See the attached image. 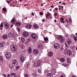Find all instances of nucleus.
I'll use <instances>...</instances> for the list:
<instances>
[{
    "label": "nucleus",
    "instance_id": "1",
    "mask_svg": "<svg viewBox=\"0 0 77 77\" xmlns=\"http://www.w3.org/2000/svg\"><path fill=\"white\" fill-rule=\"evenodd\" d=\"M57 38L61 42H63L65 41V38L62 35H58L57 36Z\"/></svg>",
    "mask_w": 77,
    "mask_h": 77
},
{
    "label": "nucleus",
    "instance_id": "18",
    "mask_svg": "<svg viewBox=\"0 0 77 77\" xmlns=\"http://www.w3.org/2000/svg\"><path fill=\"white\" fill-rule=\"evenodd\" d=\"M33 26L35 29H37L39 27V25L37 24H35L33 25Z\"/></svg>",
    "mask_w": 77,
    "mask_h": 77
},
{
    "label": "nucleus",
    "instance_id": "63",
    "mask_svg": "<svg viewBox=\"0 0 77 77\" xmlns=\"http://www.w3.org/2000/svg\"><path fill=\"white\" fill-rule=\"evenodd\" d=\"M63 5H65V3H63Z\"/></svg>",
    "mask_w": 77,
    "mask_h": 77
},
{
    "label": "nucleus",
    "instance_id": "41",
    "mask_svg": "<svg viewBox=\"0 0 77 77\" xmlns=\"http://www.w3.org/2000/svg\"><path fill=\"white\" fill-rule=\"evenodd\" d=\"M9 68L10 69H12V68H13V67H12V65H10Z\"/></svg>",
    "mask_w": 77,
    "mask_h": 77
},
{
    "label": "nucleus",
    "instance_id": "4",
    "mask_svg": "<svg viewBox=\"0 0 77 77\" xmlns=\"http://www.w3.org/2000/svg\"><path fill=\"white\" fill-rule=\"evenodd\" d=\"M65 54H66L67 55L69 56H71V54H72V53L71 51V50H68V49H66L64 51Z\"/></svg>",
    "mask_w": 77,
    "mask_h": 77
},
{
    "label": "nucleus",
    "instance_id": "20",
    "mask_svg": "<svg viewBox=\"0 0 77 77\" xmlns=\"http://www.w3.org/2000/svg\"><path fill=\"white\" fill-rule=\"evenodd\" d=\"M3 56H1L0 57V61L1 62L3 63Z\"/></svg>",
    "mask_w": 77,
    "mask_h": 77
},
{
    "label": "nucleus",
    "instance_id": "53",
    "mask_svg": "<svg viewBox=\"0 0 77 77\" xmlns=\"http://www.w3.org/2000/svg\"><path fill=\"white\" fill-rule=\"evenodd\" d=\"M63 66H66V65L65 64H63Z\"/></svg>",
    "mask_w": 77,
    "mask_h": 77
},
{
    "label": "nucleus",
    "instance_id": "14",
    "mask_svg": "<svg viewBox=\"0 0 77 77\" xmlns=\"http://www.w3.org/2000/svg\"><path fill=\"white\" fill-rule=\"evenodd\" d=\"M31 36L32 38H33V39H34L36 38V35L34 33L32 34Z\"/></svg>",
    "mask_w": 77,
    "mask_h": 77
},
{
    "label": "nucleus",
    "instance_id": "15",
    "mask_svg": "<svg viewBox=\"0 0 77 77\" xmlns=\"http://www.w3.org/2000/svg\"><path fill=\"white\" fill-rule=\"evenodd\" d=\"M33 53L35 54H37L39 53V51L38 49H35L33 50Z\"/></svg>",
    "mask_w": 77,
    "mask_h": 77
},
{
    "label": "nucleus",
    "instance_id": "6",
    "mask_svg": "<svg viewBox=\"0 0 77 77\" xmlns=\"http://www.w3.org/2000/svg\"><path fill=\"white\" fill-rule=\"evenodd\" d=\"M29 35V33L27 32H24L22 34L24 38L27 37Z\"/></svg>",
    "mask_w": 77,
    "mask_h": 77
},
{
    "label": "nucleus",
    "instance_id": "37",
    "mask_svg": "<svg viewBox=\"0 0 77 77\" xmlns=\"http://www.w3.org/2000/svg\"><path fill=\"white\" fill-rule=\"evenodd\" d=\"M24 77H29V75L27 74H25L24 75Z\"/></svg>",
    "mask_w": 77,
    "mask_h": 77
},
{
    "label": "nucleus",
    "instance_id": "39",
    "mask_svg": "<svg viewBox=\"0 0 77 77\" xmlns=\"http://www.w3.org/2000/svg\"><path fill=\"white\" fill-rule=\"evenodd\" d=\"M66 37H67V38H68V37H69V35L68 34H66L65 35Z\"/></svg>",
    "mask_w": 77,
    "mask_h": 77
},
{
    "label": "nucleus",
    "instance_id": "49",
    "mask_svg": "<svg viewBox=\"0 0 77 77\" xmlns=\"http://www.w3.org/2000/svg\"><path fill=\"white\" fill-rule=\"evenodd\" d=\"M54 15L56 17V16H57V13H55L54 14Z\"/></svg>",
    "mask_w": 77,
    "mask_h": 77
},
{
    "label": "nucleus",
    "instance_id": "43",
    "mask_svg": "<svg viewBox=\"0 0 77 77\" xmlns=\"http://www.w3.org/2000/svg\"><path fill=\"white\" fill-rule=\"evenodd\" d=\"M17 30L18 32H20V29L19 28H17Z\"/></svg>",
    "mask_w": 77,
    "mask_h": 77
},
{
    "label": "nucleus",
    "instance_id": "11",
    "mask_svg": "<svg viewBox=\"0 0 77 77\" xmlns=\"http://www.w3.org/2000/svg\"><path fill=\"white\" fill-rule=\"evenodd\" d=\"M25 27L27 29H30L32 28V25L30 24H28L26 25Z\"/></svg>",
    "mask_w": 77,
    "mask_h": 77
},
{
    "label": "nucleus",
    "instance_id": "13",
    "mask_svg": "<svg viewBox=\"0 0 77 77\" xmlns=\"http://www.w3.org/2000/svg\"><path fill=\"white\" fill-rule=\"evenodd\" d=\"M10 75L11 77H17V75L16 74L14 73H11Z\"/></svg>",
    "mask_w": 77,
    "mask_h": 77
},
{
    "label": "nucleus",
    "instance_id": "28",
    "mask_svg": "<svg viewBox=\"0 0 77 77\" xmlns=\"http://www.w3.org/2000/svg\"><path fill=\"white\" fill-rule=\"evenodd\" d=\"M9 25V23H8L6 22H5L4 23V26H6L7 25Z\"/></svg>",
    "mask_w": 77,
    "mask_h": 77
},
{
    "label": "nucleus",
    "instance_id": "19",
    "mask_svg": "<svg viewBox=\"0 0 77 77\" xmlns=\"http://www.w3.org/2000/svg\"><path fill=\"white\" fill-rule=\"evenodd\" d=\"M53 56V53H52V52H50L49 53L48 56L49 57H51Z\"/></svg>",
    "mask_w": 77,
    "mask_h": 77
},
{
    "label": "nucleus",
    "instance_id": "23",
    "mask_svg": "<svg viewBox=\"0 0 77 77\" xmlns=\"http://www.w3.org/2000/svg\"><path fill=\"white\" fill-rule=\"evenodd\" d=\"M32 75L34 77H36V76H37V74H36V72L35 73V72H34V73H33L32 74Z\"/></svg>",
    "mask_w": 77,
    "mask_h": 77
},
{
    "label": "nucleus",
    "instance_id": "64",
    "mask_svg": "<svg viewBox=\"0 0 77 77\" xmlns=\"http://www.w3.org/2000/svg\"><path fill=\"white\" fill-rule=\"evenodd\" d=\"M66 22H67V23H68V20H66Z\"/></svg>",
    "mask_w": 77,
    "mask_h": 77
},
{
    "label": "nucleus",
    "instance_id": "5",
    "mask_svg": "<svg viewBox=\"0 0 77 77\" xmlns=\"http://www.w3.org/2000/svg\"><path fill=\"white\" fill-rule=\"evenodd\" d=\"M10 47L11 50L12 51H17V48L15 47V46H14V45H11Z\"/></svg>",
    "mask_w": 77,
    "mask_h": 77
},
{
    "label": "nucleus",
    "instance_id": "7",
    "mask_svg": "<svg viewBox=\"0 0 77 77\" xmlns=\"http://www.w3.org/2000/svg\"><path fill=\"white\" fill-rule=\"evenodd\" d=\"M11 53L9 52H8L5 54V57L7 59H9L11 58Z\"/></svg>",
    "mask_w": 77,
    "mask_h": 77
},
{
    "label": "nucleus",
    "instance_id": "52",
    "mask_svg": "<svg viewBox=\"0 0 77 77\" xmlns=\"http://www.w3.org/2000/svg\"><path fill=\"white\" fill-rule=\"evenodd\" d=\"M55 10L56 11H57L58 10V8H55Z\"/></svg>",
    "mask_w": 77,
    "mask_h": 77
},
{
    "label": "nucleus",
    "instance_id": "32",
    "mask_svg": "<svg viewBox=\"0 0 77 77\" xmlns=\"http://www.w3.org/2000/svg\"><path fill=\"white\" fill-rule=\"evenodd\" d=\"M74 40L75 41H77V37H76V36H74Z\"/></svg>",
    "mask_w": 77,
    "mask_h": 77
},
{
    "label": "nucleus",
    "instance_id": "36",
    "mask_svg": "<svg viewBox=\"0 0 77 77\" xmlns=\"http://www.w3.org/2000/svg\"><path fill=\"white\" fill-rule=\"evenodd\" d=\"M58 7H59V11H60V8H63V7L62 6H58Z\"/></svg>",
    "mask_w": 77,
    "mask_h": 77
},
{
    "label": "nucleus",
    "instance_id": "44",
    "mask_svg": "<svg viewBox=\"0 0 77 77\" xmlns=\"http://www.w3.org/2000/svg\"><path fill=\"white\" fill-rule=\"evenodd\" d=\"M22 48H23V49H24V48H25V47L24 45H22Z\"/></svg>",
    "mask_w": 77,
    "mask_h": 77
},
{
    "label": "nucleus",
    "instance_id": "26",
    "mask_svg": "<svg viewBox=\"0 0 77 77\" xmlns=\"http://www.w3.org/2000/svg\"><path fill=\"white\" fill-rule=\"evenodd\" d=\"M4 45H5V43H0V47H3Z\"/></svg>",
    "mask_w": 77,
    "mask_h": 77
},
{
    "label": "nucleus",
    "instance_id": "30",
    "mask_svg": "<svg viewBox=\"0 0 77 77\" xmlns=\"http://www.w3.org/2000/svg\"><path fill=\"white\" fill-rule=\"evenodd\" d=\"M44 40L45 41H47L48 40V38L47 37L45 38H44Z\"/></svg>",
    "mask_w": 77,
    "mask_h": 77
},
{
    "label": "nucleus",
    "instance_id": "12",
    "mask_svg": "<svg viewBox=\"0 0 77 77\" xmlns=\"http://www.w3.org/2000/svg\"><path fill=\"white\" fill-rule=\"evenodd\" d=\"M11 22L12 24H16L17 22L15 19H13L11 21Z\"/></svg>",
    "mask_w": 77,
    "mask_h": 77
},
{
    "label": "nucleus",
    "instance_id": "62",
    "mask_svg": "<svg viewBox=\"0 0 77 77\" xmlns=\"http://www.w3.org/2000/svg\"><path fill=\"white\" fill-rule=\"evenodd\" d=\"M69 21L70 22H71V19H69Z\"/></svg>",
    "mask_w": 77,
    "mask_h": 77
},
{
    "label": "nucleus",
    "instance_id": "48",
    "mask_svg": "<svg viewBox=\"0 0 77 77\" xmlns=\"http://www.w3.org/2000/svg\"><path fill=\"white\" fill-rule=\"evenodd\" d=\"M60 50L61 51H62V50H63V47H62L60 48Z\"/></svg>",
    "mask_w": 77,
    "mask_h": 77
},
{
    "label": "nucleus",
    "instance_id": "57",
    "mask_svg": "<svg viewBox=\"0 0 77 77\" xmlns=\"http://www.w3.org/2000/svg\"><path fill=\"white\" fill-rule=\"evenodd\" d=\"M10 76V75L8 74V75L7 77H9Z\"/></svg>",
    "mask_w": 77,
    "mask_h": 77
},
{
    "label": "nucleus",
    "instance_id": "56",
    "mask_svg": "<svg viewBox=\"0 0 77 77\" xmlns=\"http://www.w3.org/2000/svg\"><path fill=\"white\" fill-rule=\"evenodd\" d=\"M42 14H43L42 13V12H40V14L41 15H42Z\"/></svg>",
    "mask_w": 77,
    "mask_h": 77
},
{
    "label": "nucleus",
    "instance_id": "45",
    "mask_svg": "<svg viewBox=\"0 0 77 77\" xmlns=\"http://www.w3.org/2000/svg\"><path fill=\"white\" fill-rule=\"evenodd\" d=\"M38 72L40 74H41L42 72H41V71L40 70H38Z\"/></svg>",
    "mask_w": 77,
    "mask_h": 77
},
{
    "label": "nucleus",
    "instance_id": "35",
    "mask_svg": "<svg viewBox=\"0 0 77 77\" xmlns=\"http://www.w3.org/2000/svg\"><path fill=\"white\" fill-rule=\"evenodd\" d=\"M3 27V23H1L0 25V28H1V27Z\"/></svg>",
    "mask_w": 77,
    "mask_h": 77
},
{
    "label": "nucleus",
    "instance_id": "9",
    "mask_svg": "<svg viewBox=\"0 0 77 77\" xmlns=\"http://www.w3.org/2000/svg\"><path fill=\"white\" fill-rule=\"evenodd\" d=\"M14 36V34L10 32L8 34V37L9 38H12Z\"/></svg>",
    "mask_w": 77,
    "mask_h": 77
},
{
    "label": "nucleus",
    "instance_id": "58",
    "mask_svg": "<svg viewBox=\"0 0 77 77\" xmlns=\"http://www.w3.org/2000/svg\"><path fill=\"white\" fill-rule=\"evenodd\" d=\"M13 26L14 25H12L11 26V27H13Z\"/></svg>",
    "mask_w": 77,
    "mask_h": 77
},
{
    "label": "nucleus",
    "instance_id": "31",
    "mask_svg": "<svg viewBox=\"0 0 77 77\" xmlns=\"http://www.w3.org/2000/svg\"><path fill=\"white\" fill-rule=\"evenodd\" d=\"M9 25H6V26H5V29H8V28H9Z\"/></svg>",
    "mask_w": 77,
    "mask_h": 77
},
{
    "label": "nucleus",
    "instance_id": "51",
    "mask_svg": "<svg viewBox=\"0 0 77 77\" xmlns=\"http://www.w3.org/2000/svg\"><path fill=\"white\" fill-rule=\"evenodd\" d=\"M52 70V72L53 73H54H54L55 72V71L54 70H54Z\"/></svg>",
    "mask_w": 77,
    "mask_h": 77
},
{
    "label": "nucleus",
    "instance_id": "60",
    "mask_svg": "<svg viewBox=\"0 0 77 77\" xmlns=\"http://www.w3.org/2000/svg\"><path fill=\"white\" fill-rule=\"evenodd\" d=\"M59 4H60L62 3V1H60V2H59Z\"/></svg>",
    "mask_w": 77,
    "mask_h": 77
},
{
    "label": "nucleus",
    "instance_id": "55",
    "mask_svg": "<svg viewBox=\"0 0 77 77\" xmlns=\"http://www.w3.org/2000/svg\"><path fill=\"white\" fill-rule=\"evenodd\" d=\"M41 47V46H38V48H39V49H40V48Z\"/></svg>",
    "mask_w": 77,
    "mask_h": 77
},
{
    "label": "nucleus",
    "instance_id": "50",
    "mask_svg": "<svg viewBox=\"0 0 77 77\" xmlns=\"http://www.w3.org/2000/svg\"><path fill=\"white\" fill-rule=\"evenodd\" d=\"M60 22L61 23H63V24H64V23H65V22L64 21H63V20L61 21Z\"/></svg>",
    "mask_w": 77,
    "mask_h": 77
},
{
    "label": "nucleus",
    "instance_id": "42",
    "mask_svg": "<svg viewBox=\"0 0 77 77\" xmlns=\"http://www.w3.org/2000/svg\"><path fill=\"white\" fill-rule=\"evenodd\" d=\"M60 77H65V76L64 75H61L60 76Z\"/></svg>",
    "mask_w": 77,
    "mask_h": 77
},
{
    "label": "nucleus",
    "instance_id": "38",
    "mask_svg": "<svg viewBox=\"0 0 77 77\" xmlns=\"http://www.w3.org/2000/svg\"><path fill=\"white\" fill-rule=\"evenodd\" d=\"M2 10L3 11H4V12H6V8H3Z\"/></svg>",
    "mask_w": 77,
    "mask_h": 77
},
{
    "label": "nucleus",
    "instance_id": "25",
    "mask_svg": "<svg viewBox=\"0 0 77 77\" xmlns=\"http://www.w3.org/2000/svg\"><path fill=\"white\" fill-rule=\"evenodd\" d=\"M60 60L61 62H65V60L64 58H61L60 59Z\"/></svg>",
    "mask_w": 77,
    "mask_h": 77
},
{
    "label": "nucleus",
    "instance_id": "21",
    "mask_svg": "<svg viewBox=\"0 0 77 77\" xmlns=\"http://www.w3.org/2000/svg\"><path fill=\"white\" fill-rule=\"evenodd\" d=\"M47 75L48 77H53V74L52 73H48Z\"/></svg>",
    "mask_w": 77,
    "mask_h": 77
},
{
    "label": "nucleus",
    "instance_id": "54",
    "mask_svg": "<svg viewBox=\"0 0 77 77\" xmlns=\"http://www.w3.org/2000/svg\"><path fill=\"white\" fill-rule=\"evenodd\" d=\"M31 14L32 15V16H34V15H35V14H34V13H32Z\"/></svg>",
    "mask_w": 77,
    "mask_h": 77
},
{
    "label": "nucleus",
    "instance_id": "10",
    "mask_svg": "<svg viewBox=\"0 0 77 77\" xmlns=\"http://www.w3.org/2000/svg\"><path fill=\"white\" fill-rule=\"evenodd\" d=\"M54 46L55 48H56V49H58V48H59L60 45L58 43H56L54 44Z\"/></svg>",
    "mask_w": 77,
    "mask_h": 77
},
{
    "label": "nucleus",
    "instance_id": "24",
    "mask_svg": "<svg viewBox=\"0 0 77 77\" xmlns=\"http://www.w3.org/2000/svg\"><path fill=\"white\" fill-rule=\"evenodd\" d=\"M15 25L17 26H19L21 25V23L20 22H17L15 23Z\"/></svg>",
    "mask_w": 77,
    "mask_h": 77
},
{
    "label": "nucleus",
    "instance_id": "47",
    "mask_svg": "<svg viewBox=\"0 0 77 77\" xmlns=\"http://www.w3.org/2000/svg\"><path fill=\"white\" fill-rule=\"evenodd\" d=\"M60 20H61V21H64V19H63V18H61Z\"/></svg>",
    "mask_w": 77,
    "mask_h": 77
},
{
    "label": "nucleus",
    "instance_id": "59",
    "mask_svg": "<svg viewBox=\"0 0 77 77\" xmlns=\"http://www.w3.org/2000/svg\"><path fill=\"white\" fill-rule=\"evenodd\" d=\"M51 8H54V6H51Z\"/></svg>",
    "mask_w": 77,
    "mask_h": 77
},
{
    "label": "nucleus",
    "instance_id": "34",
    "mask_svg": "<svg viewBox=\"0 0 77 77\" xmlns=\"http://www.w3.org/2000/svg\"><path fill=\"white\" fill-rule=\"evenodd\" d=\"M20 66H16V69H18L20 68Z\"/></svg>",
    "mask_w": 77,
    "mask_h": 77
},
{
    "label": "nucleus",
    "instance_id": "46",
    "mask_svg": "<svg viewBox=\"0 0 77 77\" xmlns=\"http://www.w3.org/2000/svg\"><path fill=\"white\" fill-rule=\"evenodd\" d=\"M2 75H3V76L4 77H7V76L6 75H5V74H2Z\"/></svg>",
    "mask_w": 77,
    "mask_h": 77
},
{
    "label": "nucleus",
    "instance_id": "2",
    "mask_svg": "<svg viewBox=\"0 0 77 77\" xmlns=\"http://www.w3.org/2000/svg\"><path fill=\"white\" fill-rule=\"evenodd\" d=\"M42 61L41 60L38 61L36 63H35L33 64L32 66H34V67H36L37 68H38V67H39V66H40V65L42 63Z\"/></svg>",
    "mask_w": 77,
    "mask_h": 77
},
{
    "label": "nucleus",
    "instance_id": "40",
    "mask_svg": "<svg viewBox=\"0 0 77 77\" xmlns=\"http://www.w3.org/2000/svg\"><path fill=\"white\" fill-rule=\"evenodd\" d=\"M27 40L28 42H30V41H31V39L30 38H27Z\"/></svg>",
    "mask_w": 77,
    "mask_h": 77
},
{
    "label": "nucleus",
    "instance_id": "3",
    "mask_svg": "<svg viewBox=\"0 0 77 77\" xmlns=\"http://www.w3.org/2000/svg\"><path fill=\"white\" fill-rule=\"evenodd\" d=\"M67 43H65V45L66 47H69V44H71V42H72V40L70 38H68L67 41Z\"/></svg>",
    "mask_w": 77,
    "mask_h": 77
},
{
    "label": "nucleus",
    "instance_id": "33",
    "mask_svg": "<svg viewBox=\"0 0 77 77\" xmlns=\"http://www.w3.org/2000/svg\"><path fill=\"white\" fill-rule=\"evenodd\" d=\"M50 14L49 13H48L47 15L45 14L46 17H48L49 16H50Z\"/></svg>",
    "mask_w": 77,
    "mask_h": 77
},
{
    "label": "nucleus",
    "instance_id": "22",
    "mask_svg": "<svg viewBox=\"0 0 77 77\" xmlns=\"http://www.w3.org/2000/svg\"><path fill=\"white\" fill-rule=\"evenodd\" d=\"M28 52L29 53H32V48L31 47H29L28 50Z\"/></svg>",
    "mask_w": 77,
    "mask_h": 77
},
{
    "label": "nucleus",
    "instance_id": "29",
    "mask_svg": "<svg viewBox=\"0 0 77 77\" xmlns=\"http://www.w3.org/2000/svg\"><path fill=\"white\" fill-rule=\"evenodd\" d=\"M67 62L68 63H71V61H69V58H67Z\"/></svg>",
    "mask_w": 77,
    "mask_h": 77
},
{
    "label": "nucleus",
    "instance_id": "27",
    "mask_svg": "<svg viewBox=\"0 0 77 77\" xmlns=\"http://www.w3.org/2000/svg\"><path fill=\"white\" fill-rule=\"evenodd\" d=\"M21 40H22V43H24V42L25 41V39L24 38H21Z\"/></svg>",
    "mask_w": 77,
    "mask_h": 77
},
{
    "label": "nucleus",
    "instance_id": "16",
    "mask_svg": "<svg viewBox=\"0 0 77 77\" xmlns=\"http://www.w3.org/2000/svg\"><path fill=\"white\" fill-rule=\"evenodd\" d=\"M25 60V58H24V57H22L20 58V61L22 63H23L24 62V61Z\"/></svg>",
    "mask_w": 77,
    "mask_h": 77
},
{
    "label": "nucleus",
    "instance_id": "8",
    "mask_svg": "<svg viewBox=\"0 0 77 77\" xmlns=\"http://www.w3.org/2000/svg\"><path fill=\"white\" fill-rule=\"evenodd\" d=\"M18 61L17 60H13V63H12V65L14 66H15L16 65H17V64H18Z\"/></svg>",
    "mask_w": 77,
    "mask_h": 77
},
{
    "label": "nucleus",
    "instance_id": "17",
    "mask_svg": "<svg viewBox=\"0 0 77 77\" xmlns=\"http://www.w3.org/2000/svg\"><path fill=\"white\" fill-rule=\"evenodd\" d=\"M3 38L4 39H8V35H4L3 36Z\"/></svg>",
    "mask_w": 77,
    "mask_h": 77
},
{
    "label": "nucleus",
    "instance_id": "61",
    "mask_svg": "<svg viewBox=\"0 0 77 77\" xmlns=\"http://www.w3.org/2000/svg\"><path fill=\"white\" fill-rule=\"evenodd\" d=\"M72 77H76V76L74 75H73Z\"/></svg>",
    "mask_w": 77,
    "mask_h": 77
}]
</instances>
